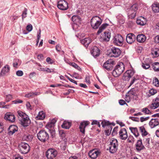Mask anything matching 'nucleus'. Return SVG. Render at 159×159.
<instances>
[{"instance_id":"16","label":"nucleus","mask_w":159,"mask_h":159,"mask_svg":"<svg viewBox=\"0 0 159 159\" xmlns=\"http://www.w3.org/2000/svg\"><path fill=\"white\" fill-rule=\"evenodd\" d=\"M159 106V98H156L154 100L152 103L149 105V107L151 109H155Z\"/></svg>"},{"instance_id":"33","label":"nucleus","mask_w":159,"mask_h":159,"mask_svg":"<svg viewBox=\"0 0 159 159\" xmlns=\"http://www.w3.org/2000/svg\"><path fill=\"white\" fill-rule=\"evenodd\" d=\"M17 113L18 117L19 120L23 119L28 116L26 114L20 111H18Z\"/></svg>"},{"instance_id":"62","label":"nucleus","mask_w":159,"mask_h":159,"mask_svg":"<svg viewBox=\"0 0 159 159\" xmlns=\"http://www.w3.org/2000/svg\"><path fill=\"white\" fill-rule=\"evenodd\" d=\"M109 25V24L107 23H104L102 25L100 26L101 28H102V30H104Z\"/></svg>"},{"instance_id":"29","label":"nucleus","mask_w":159,"mask_h":159,"mask_svg":"<svg viewBox=\"0 0 159 159\" xmlns=\"http://www.w3.org/2000/svg\"><path fill=\"white\" fill-rule=\"evenodd\" d=\"M111 37V33L108 31H105L104 32L103 38L104 41L107 42L109 41Z\"/></svg>"},{"instance_id":"3","label":"nucleus","mask_w":159,"mask_h":159,"mask_svg":"<svg viewBox=\"0 0 159 159\" xmlns=\"http://www.w3.org/2000/svg\"><path fill=\"white\" fill-rule=\"evenodd\" d=\"M18 149L22 154L27 153L30 151V148L29 145L27 143H21L18 146Z\"/></svg>"},{"instance_id":"61","label":"nucleus","mask_w":159,"mask_h":159,"mask_svg":"<svg viewBox=\"0 0 159 159\" xmlns=\"http://www.w3.org/2000/svg\"><path fill=\"white\" fill-rule=\"evenodd\" d=\"M116 18L118 20H123L124 19V17L121 14H119L116 16Z\"/></svg>"},{"instance_id":"26","label":"nucleus","mask_w":159,"mask_h":159,"mask_svg":"<svg viewBox=\"0 0 159 159\" xmlns=\"http://www.w3.org/2000/svg\"><path fill=\"white\" fill-rule=\"evenodd\" d=\"M45 117V114L44 112L41 111L39 112L38 115L36 116L35 119L37 120H43Z\"/></svg>"},{"instance_id":"28","label":"nucleus","mask_w":159,"mask_h":159,"mask_svg":"<svg viewBox=\"0 0 159 159\" xmlns=\"http://www.w3.org/2000/svg\"><path fill=\"white\" fill-rule=\"evenodd\" d=\"M152 8L153 11L155 13L159 12V3L155 2L152 5Z\"/></svg>"},{"instance_id":"15","label":"nucleus","mask_w":159,"mask_h":159,"mask_svg":"<svg viewBox=\"0 0 159 159\" xmlns=\"http://www.w3.org/2000/svg\"><path fill=\"white\" fill-rule=\"evenodd\" d=\"M20 124L24 127H26L30 123V120L28 116L19 120Z\"/></svg>"},{"instance_id":"43","label":"nucleus","mask_w":159,"mask_h":159,"mask_svg":"<svg viewBox=\"0 0 159 159\" xmlns=\"http://www.w3.org/2000/svg\"><path fill=\"white\" fill-rule=\"evenodd\" d=\"M137 24L143 26L147 24V20H136Z\"/></svg>"},{"instance_id":"5","label":"nucleus","mask_w":159,"mask_h":159,"mask_svg":"<svg viewBox=\"0 0 159 159\" xmlns=\"http://www.w3.org/2000/svg\"><path fill=\"white\" fill-rule=\"evenodd\" d=\"M58 152L54 148H50L48 150L46 155L48 159H53L57 155Z\"/></svg>"},{"instance_id":"44","label":"nucleus","mask_w":159,"mask_h":159,"mask_svg":"<svg viewBox=\"0 0 159 159\" xmlns=\"http://www.w3.org/2000/svg\"><path fill=\"white\" fill-rule=\"evenodd\" d=\"M101 124L102 126L104 128L106 126L107 127V126L110 125V123L108 121H106L105 120L103 121L102 122Z\"/></svg>"},{"instance_id":"55","label":"nucleus","mask_w":159,"mask_h":159,"mask_svg":"<svg viewBox=\"0 0 159 159\" xmlns=\"http://www.w3.org/2000/svg\"><path fill=\"white\" fill-rule=\"evenodd\" d=\"M149 118V117H141L140 118V121L141 122H143L144 121L148 120Z\"/></svg>"},{"instance_id":"60","label":"nucleus","mask_w":159,"mask_h":159,"mask_svg":"<svg viewBox=\"0 0 159 159\" xmlns=\"http://www.w3.org/2000/svg\"><path fill=\"white\" fill-rule=\"evenodd\" d=\"M12 98V96L10 94L7 95L6 100L7 102L9 101Z\"/></svg>"},{"instance_id":"58","label":"nucleus","mask_w":159,"mask_h":159,"mask_svg":"<svg viewBox=\"0 0 159 159\" xmlns=\"http://www.w3.org/2000/svg\"><path fill=\"white\" fill-rule=\"evenodd\" d=\"M25 97L26 98H30V97H33V94L32 92H30L27 94H26L25 95Z\"/></svg>"},{"instance_id":"10","label":"nucleus","mask_w":159,"mask_h":159,"mask_svg":"<svg viewBox=\"0 0 159 159\" xmlns=\"http://www.w3.org/2000/svg\"><path fill=\"white\" fill-rule=\"evenodd\" d=\"M134 71L131 70H127L124 74L122 79L125 81H129L134 75Z\"/></svg>"},{"instance_id":"41","label":"nucleus","mask_w":159,"mask_h":159,"mask_svg":"<svg viewBox=\"0 0 159 159\" xmlns=\"http://www.w3.org/2000/svg\"><path fill=\"white\" fill-rule=\"evenodd\" d=\"M150 140L149 138H146L144 140V144H145V146L148 148H149V147Z\"/></svg>"},{"instance_id":"36","label":"nucleus","mask_w":159,"mask_h":159,"mask_svg":"<svg viewBox=\"0 0 159 159\" xmlns=\"http://www.w3.org/2000/svg\"><path fill=\"white\" fill-rule=\"evenodd\" d=\"M33 138V136L32 135L27 134L24 135L23 137V139L26 141H31Z\"/></svg>"},{"instance_id":"40","label":"nucleus","mask_w":159,"mask_h":159,"mask_svg":"<svg viewBox=\"0 0 159 159\" xmlns=\"http://www.w3.org/2000/svg\"><path fill=\"white\" fill-rule=\"evenodd\" d=\"M59 134L60 136L62 138V139L63 140H65L66 134L64 131L63 130H60L59 131Z\"/></svg>"},{"instance_id":"13","label":"nucleus","mask_w":159,"mask_h":159,"mask_svg":"<svg viewBox=\"0 0 159 159\" xmlns=\"http://www.w3.org/2000/svg\"><path fill=\"white\" fill-rule=\"evenodd\" d=\"M119 137L122 140H125L128 137V134L125 128L121 129L119 132Z\"/></svg>"},{"instance_id":"37","label":"nucleus","mask_w":159,"mask_h":159,"mask_svg":"<svg viewBox=\"0 0 159 159\" xmlns=\"http://www.w3.org/2000/svg\"><path fill=\"white\" fill-rule=\"evenodd\" d=\"M139 131L141 132L143 136H145L148 134V132L146 130L143 126L139 127Z\"/></svg>"},{"instance_id":"32","label":"nucleus","mask_w":159,"mask_h":159,"mask_svg":"<svg viewBox=\"0 0 159 159\" xmlns=\"http://www.w3.org/2000/svg\"><path fill=\"white\" fill-rule=\"evenodd\" d=\"M71 126V123L66 121H64L61 125L62 127L65 129H69Z\"/></svg>"},{"instance_id":"21","label":"nucleus","mask_w":159,"mask_h":159,"mask_svg":"<svg viewBox=\"0 0 159 159\" xmlns=\"http://www.w3.org/2000/svg\"><path fill=\"white\" fill-rule=\"evenodd\" d=\"M80 42L85 47H87L89 45L91 42V40L89 38H85L80 40Z\"/></svg>"},{"instance_id":"22","label":"nucleus","mask_w":159,"mask_h":159,"mask_svg":"<svg viewBox=\"0 0 159 159\" xmlns=\"http://www.w3.org/2000/svg\"><path fill=\"white\" fill-rule=\"evenodd\" d=\"M10 68L9 66L6 65L2 69L0 75L3 76L8 73L10 71Z\"/></svg>"},{"instance_id":"11","label":"nucleus","mask_w":159,"mask_h":159,"mask_svg":"<svg viewBox=\"0 0 159 159\" xmlns=\"http://www.w3.org/2000/svg\"><path fill=\"white\" fill-rule=\"evenodd\" d=\"M136 150L138 152H140L141 150L145 149V147L142 143L141 139L137 140L135 144Z\"/></svg>"},{"instance_id":"18","label":"nucleus","mask_w":159,"mask_h":159,"mask_svg":"<svg viewBox=\"0 0 159 159\" xmlns=\"http://www.w3.org/2000/svg\"><path fill=\"white\" fill-rule=\"evenodd\" d=\"M91 26L94 29L98 28L102 23V20H91Z\"/></svg>"},{"instance_id":"49","label":"nucleus","mask_w":159,"mask_h":159,"mask_svg":"<svg viewBox=\"0 0 159 159\" xmlns=\"http://www.w3.org/2000/svg\"><path fill=\"white\" fill-rule=\"evenodd\" d=\"M26 29L29 32H30L32 30L33 26L31 24H29L27 26Z\"/></svg>"},{"instance_id":"50","label":"nucleus","mask_w":159,"mask_h":159,"mask_svg":"<svg viewBox=\"0 0 159 159\" xmlns=\"http://www.w3.org/2000/svg\"><path fill=\"white\" fill-rule=\"evenodd\" d=\"M142 67L145 69H147L149 68L150 67V65L148 63H143L142 65Z\"/></svg>"},{"instance_id":"6","label":"nucleus","mask_w":159,"mask_h":159,"mask_svg":"<svg viewBox=\"0 0 159 159\" xmlns=\"http://www.w3.org/2000/svg\"><path fill=\"white\" fill-rule=\"evenodd\" d=\"M114 61L112 59H110L106 61L103 64V68L109 71L112 69L114 64Z\"/></svg>"},{"instance_id":"39","label":"nucleus","mask_w":159,"mask_h":159,"mask_svg":"<svg viewBox=\"0 0 159 159\" xmlns=\"http://www.w3.org/2000/svg\"><path fill=\"white\" fill-rule=\"evenodd\" d=\"M136 12H129L128 13V17L129 19H132L134 18L136 16Z\"/></svg>"},{"instance_id":"56","label":"nucleus","mask_w":159,"mask_h":159,"mask_svg":"<svg viewBox=\"0 0 159 159\" xmlns=\"http://www.w3.org/2000/svg\"><path fill=\"white\" fill-rule=\"evenodd\" d=\"M91 124L92 125L96 124L98 125V127H100V125L99 122L96 120H93V122H92Z\"/></svg>"},{"instance_id":"46","label":"nucleus","mask_w":159,"mask_h":159,"mask_svg":"<svg viewBox=\"0 0 159 159\" xmlns=\"http://www.w3.org/2000/svg\"><path fill=\"white\" fill-rule=\"evenodd\" d=\"M27 10L26 8H25L24 11H23L21 15L22 19H24V18L26 16L27 14Z\"/></svg>"},{"instance_id":"19","label":"nucleus","mask_w":159,"mask_h":159,"mask_svg":"<svg viewBox=\"0 0 159 159\" xmlns=\"http://www.w3.org/2000/svg\"><path fill=\"white\" fill-rule=\"evenodd\" d=\"M18 130V127L16 125H12L8 128V133L9 135H12Z\"/></svg>"},{"instance_id":"17","label":"nucleus","mask_w":159,"mask_h":159,"mask_svg":"<svg viewBox=\"0 0 159 159\" xmlns=\"http://www.w3.org/2000/svg\"><path fill=\"white\" fill-rule=\"evenodd\" d=\"M100 154L99 151L93 150L90 151L89 153V155L90 157L92 159H95Z\"/></svg>"},{"instance_id":"30","label":"nucleus","mask_w":159,"mask_h":159,"mask_svg":"<svg viewBox=\"0 0 159 159\" xmlns=\"http://www.w3.org/2000/svg\"><path fill=\"white\" fill-rule=\"evenodd\" d=\"M151 54L153 57H157L159 56V49L154 48L152 50Z\"/></svg>"},{"instance_id":"38","label":"nucleus","mask_w":159,"mask_h":159,"mask_svg":"<svg viewBox=\"0 0 159 159\" xmlns=\"http://www.w3.org/2000/svg\"><path fill=\"white\" fill-rule=\"evenodd\" d=\"M21 63V61L18 59H15L13 63V66L17 68L18 66H19Z\"/></svg>"},{"instance_id":"35","label":"nucleus","mask_w":159,"mask_h":159,"mask_svg":"<svg viewBox=\"0 0 159 159\" xmlns=\"http://www.w3.org/2000/svg\"><path fill=\"white\" fill-rule=\"evenodd\" d=\"M138 5L137 4H134L132 5L129 8V12H136L138 9Z\"/></svg>"},{"instance_id":"1","label":"nucleus","mask_w":159,"mask_h":159,"mask_svg":"<svg viewBox=\"0 0 159 159\" xmlns=\"http://www.w3.org/2000/svg\"><path fill=\"white\" fill-rule=\"evenodd\" d=\"M125 69V66L124 64L121 62H119L113 71V75L115 77H118L123 72Z\"/></svg>"},{"instance_id":"25","label":"nucleus","mask_w":159,"mask_h":159,"mask_svg":"<svg viewBox=\"0 0 159 159\" xmlns=\"http://www.w3.org/2000/svg\"><path fill=\"white\" fill-rule=\"evenodd\" d=\"M126 96L130 97H137V94L135 90L134 89H132L128 92Z\"/></svg>"},{"instance_id":"57","label":"nucleus","mask_w":159,"mask_h":159,"mask_svg":"<svg viewBox=\"0 0 159 159\" xmlns=\"http://www.w3.org/2000/svg\"><path fill=\"white\" fill-rule=\"evenodd\" d=\"M85 82L88 84H90V77L89 76H86L85 79Z\"/></svg>"},{"instance_id":"7","label":"nucleus","mask_w":159,"mask_h":159,"mask_svg":"<svg viewBox=\"0 0 159 159\" xmlns=\"http://www.w3.org/2000/svg\"><path fill=\"white\" fill-rule=\"evenodd\" d=\"M112 40L114 44L119 46L122 44L124 40L122 36L118 34L115 35Z\"/></svg>"},{"instance_id":"52","label":"nucleus","mask_w":159,"mask_h":159,"mask_svg":"<svg viewBox=\"0 0 159 159\" xmlns=\"http://www.w3.org/2000/svg\"><path fill=\"white\" fill-rule=\"evenodd\" d=\"M80 17L78 15H74L71 17V20H80Z\"/></svg>"},{"instance_id":"9","label":"nucleus","mask_w":159,"mask_h":159,"mask_svg":"<svg viewBox=\"0 0 159 159\" xmlns=\"http://www.w3.org/2000/svg\"><path fill=\"white\" fill-rule=\"evenodd\" d=\"M121 53L120 50L117 48L112 47L111 50L110 55L111 57H119Z\"/></svg>"},{"instance_id":"53","label":"nucleus","mask_w":159,"mask_h":159,"mask_svg":"<svg viewBox=\"0 0 159 159\" xmlns=\"http://www.w3.org/2000/svg\"><path fill=\"white\" fill-rule=\"evenodd\" d=\"M129 119H131L132 120L135 121H139V119L138 117H134L132 116H130L129 117Z\"/></svg>"},{"instance_id":"27","label":"nucleus","mask_w":159,"mask_h":159,"mask_svg":"<svg viewBox=\"0 0 159 159\" xmlns=\"http://www.w3.org/2000/svg\"><path fill=\"white\" fill-rule=\"evenodd\" d=\"M100 50L97 47L94 48L91 52V53L93 56L96 57L99 56L100 54Z\"/></svg>"},{"instance_id":"24","label":"nucleus","mask_w":159,"mask_h":159,"mask_svg":"<svg viewBox=\"0 0 159 159\" xmlns=\"http://www.w3.org/2000/svg\"><path fill=\"white\" fill-rule=\"evenodd\" d=\"M88 124V121H84L81 123L79 128L81 132L84 134L85 128Z\"/></svg>"},{"instance_id":"42","label":"nucleus","mask_w":159,"mask_h":159,"mask_svg":"<svg viewBox=\"0 0 159 159\" xmlns=\"http://www.w3.org/2000/svg\"><path fill=\"white\" fill-rule=\"evenodd\" d=\"M141 111L145 114H151L150 111L147 107L144 108L142 109Z\"/></svg>"},{"instance_id":"4","label":"nucleus","mask_w":159,"mask_h":159,"mask_svg":"<svg viewBox=\"0 0 159 159\" xmlns=\"http://www.w3.org/2000/svg\"><path fill=\"white\" fill-rule=\"evenodd\" d=\"M118 147V141L116 139H113L109 144V151L112 153L115 152L117 150Z\"/></svg>"},{"instance_id":"20","label":"nucleus","mask_w":159,"mask_h":159,"mask_svg":"<svg viewBox=\"0 0 159 159\" xmlns=\"http://www.w3.org/2000/svg\"><path fill=\"white\" fill-rule=\"evenodd\" d=\"M158 120L157 118L152 119L149 122V125L152 128H154L159 125Z\"/></svg>"},{"instance_id":"12","label":"nucleus","mask_w":159,"mask_h":159,"mask_svg":"<svg viewBox=\"0 0 159 159\" xmlns=\"http://www.w3.org/2000/svg\"><path fill=\"white\" fill-rule=\"evenodd\" d=\"M4 118L6 120H8L11 123L15 121V117L12 113L7 112L5 115Z\"/></svg>"},{"instance_id":"59","label":"nucleus","mask_w":159,"mask_h":159,"mask_svg":"<svg viewBox=\"0 0 159 159\" xmlns=\"http://www.w3.org/2000/svg\"><path fill=\"white\" fill-rule=\"evenodd\" d=\"M106 129H107V131H108V134H110L111 131L112 129V127L110 125L107 126V127Z\"/></svg>"},{"instance_id":"47","label":"nucleus","mask_w":159,"mask_h":159,"mask_svg":"<svg viewBox=\"0 0 159 159\" xmlns=\"http://www.w3.org/2000/svg\"><path fill=\"white\" fill-rule=\"evenodd\" d=\"M157 92V91L156 90L154 89H150L149 91V93L151 95H154Z\"/></svg>"},{"instance_id":"14","label":"nucleus","mask_w":159,"mask_h":159,"mask_svg":"<svg viewBox=\"0 0 159 159\" xmlns=\"http://www.w3.org/2000/svg\"><path fill=\"white\" fill-rule=\"evenodd\" d=\"M135 36L133 34H128L126 36V41L127 43L131 44L134 42L135 40Z\"/></svg>"},{"instance_id":"63","label":"nucleus","mask_w":159,"mask_h":159,"mask_svg":"<svg viewBox=\"0 0 159 159\" xmlns=\"http://www.w3.org/2000/svg\"><path fill=\"white\" fill-rule=\"evenodd\" d=\"M38 58L40 60H42L44 59L43 56L42 54H39L38 56Z\"/></svg>"},{"instance_id":"51","label":"nucleus","mask_w":159,"mask_h":159,"mask_svg":"<svg viewBox=\"0 0 159 159\" xmlns=\"http://www.w3.org/2000/svg\"><path fill=\"white\" fill-rule=\"evenodd\" d=\"M16 74L18 76H21L23 75V72L22 70H19L16 72Z\"/></svg>"},{"instance_id":"34","label":"nucleus","mask_w":159,"mask_h":159,"mask_svg":"<svg viewBox=\"0 0 159 159\" xmlns=\"http://www.w3.org/2000/svg\"><path fill=\"white\" fill-rule=\"evenodd\" d=\"M152 67L155 71H159V63L154 62L152 64Z\"/></svg>"},{"instance_id":"31","label":"nucleus","mask_w":159,"mask_h":159,"mask_svg":"<svg viewBox=\"0 0 159 159\" xmlns=\"http://www.w3.org/2000/svg\"><path fill=\"white\" fill-rule=\"evenodd\" d=\"M131 132L136 137L139 136V133L138 132L137 128L135 127H130L129 128Z\"/></svg>"},{"instance_id":"54","label":"nucleus","mask_w":159,"mask_h":159,"mask_svg":"<svg viewBox=\"0 0 159 159\" xmlns=\"http://www.w3.org/2000/svg\"><path fill=\"white\" fill-rule=\"evenodd\" d=\"M50 134L52 137H54L55 136V131L54 129H49Z\"/></svg>"},{"instance_id":"64","label":"nucleus","mask_w":159,"mask_h":159,"mask_svg":"<svg viewBox=\"0 0 159 159\" xmlns=\"http://www.w3.org/2000/svg\"><path fill=\"white\" fill-rule=\"evenodd\" d=\"M154 40L156 43H159V35L155 37Z\"/></svg>"},{"instance_id":"23","label":"nucleus","mask_w":159,"mask_h":159,"mask_svg":"<svg viewBox=\"0 0 159 159\" xmlns=\"http://www.w3.org/2000/svg\"><path fill=\"white\" fill-rule=\"evenodd\" d=\"M146 38L145 35L143 34H138L136 37L137 41L139 43H143L144 42Z\"/></svg>"},{"instance_id":"48","label":"nucleus","mask_w":159,"mask_h":159,"mask_svg":"<svg viewBox=\"0 0 159 159\" xmlns=\"http://www.w3.org/2000/svg\"><path fill=\"white\" fill-rule=\"evenodd\" d=\"M54 125H55L50 122L48 123V124L46 125V126L48 129L53 128H54Z\"/></svg>"},{"instance_id":"8","label":"nucleus","mask_w":159,"mask_h":159,"mask_svg":"<svg viewBox=\"0 0 159 159\" xmlns=\"http://www.w3.org/2000/svg\"><path fill=\"white\" fill-rule=\"evenodd\" d=\"M57 7L61 10H66L68 8V4L67 2L64 0H60L58 2Z\"/></svg>"},{"instance_id":"2","label":"nucleus","mask_w":159,"mask_h":159,"mask_svg":"<svg viewBox=\"0 0 159 159\" xmlns=\"http://www.w3.org/2000/svg\"><path fill=\"white\" fill-rule=\"evenodd\" d=\"M37 137L40 141L44 143L48 139L49 135L45 130H41L37 134Z\"/></svg>"},{"instance_id":"45","label":"nucleus","mask_w":159,"mask_h":159,"mask_svg":"<svg viewBox=\"0 0 159 159\" xmlns=\"http://www.w3.org/2000/svg\"><path fill=\"white\" fill-rule=\"evenodd\" d=\"M153 84L156 86H159V80L156 78L154 79L153 82Z\"/></svg>"}]
</instances>
